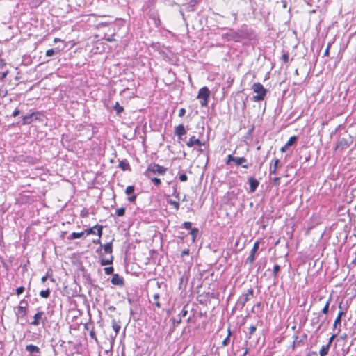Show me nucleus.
Listing matches in <instances>:
<instances>
[{"label": "nucleus", "instance_id": "nucleus-27", "mask_svg": "<svg viewBox=\"0 0 356 356\" xmlns=\"http://www.w3.org/2000/svg\"><path fill=\"white\" fill-rule=\"evenodd\" d=\"M59 51L60 50L58 48L50 49L46 51V56L48 57L53 56L57 54Z\"/></svg>", "mask_w": 356, "mask_h": 356}, {"label": "nucleus", "instance_id": "nucleus-15", "mask_svg": "<svg viewBox=\"0 0 356 356\" xmlns=\"http://www.w3.org/2000/svg\"><path fill=\"white\" fill-rule=\"evenodd\" d=\"M37 113L33 112L22 117V124H29L33 121V117Z\"/></svg>", "mask_w": 356, "mask_h": 356}, {"label": "nucleus", "instance_id": "nucleus-35", "mask_svg": "<svg viewBox=\"0 0 356 356\" xmlns=\"http://www.w3.org/2000/svg\"><path fill=\"white\" fill-rule=\"evenodd\" d=\"M135 187L134 186H128L125 189V193L128 195H131L134 193Z\"/></svg>", "mask_w": 356, "mask_h": 356}, {"label": "nucleus", "instance_id": "nucleus-29", "mask_svg": "<svg viewBox=\"0 0 356 356\" xmlns=\"http://www.w3.org/2000/svg\"><path fill=\"white\" fill-rule=\"evenodd\" d=\"M114 110L116 112L118 115H120L122 112L124 111L123 106H120V104L117 102L113 107Z\"/></svg>", "mask_w": 356, "mask_h": 356}, {"label": "nucleus", "instance_id": "nucleus-31", "mask_svg": "<svg viewBox=\"0 0 356 356\" xmlns=\"http://www.w3.org/2000/svg\"><path fill=\"white\" fill-rule=\"evenodd\" d=\"M147 178L149 179L156 186H159L160 184H161V179L154 176H152V177Z\"/></svg>", "mask_w": 356, "mask_h": 356}, {"label": "nucleus", "instance_id": "nucleus-23", "mask_svg": "<svg viewBox=\"0 0 356 356\" xmlns=\"http://www.w3.org/2000/svg\"><path fill=\"white\" fill-rule=\"evenodd\" d=\"M320 317H321V315L318 314L317 316L312 318L311 320V324L312 325H318V327L316 328L317 331L319 330L321 327V323L319 324Z\"/></svg>", "mask_w": 356, "mask_h": 356}, {"label": "nucleus", "instance_id": "nucleus-54", "mask_svg": "<svg viewBox=\"0 0 356 356\" xmlns=\"http://www.w3.org/2000/svg\"><path fill=\"white\" fill-rule=\"evenodd\" d=\"M8 75V71L0 72V80H3Z\"/></svg>", "mask_w": 356, "mask_h": 356}, {"label": "nucleus", "instance_id": "nucleus-18", "mask_svg": "<svg viewBox=\"0 0 356 356\" xmlns=\"http://www.w3.org/2000/svg\"><path fill=\"white\" fill-rule=\"evenodd\" d=\"M100 264L102 266L110 265L113 264V256L111 254L108 258L100 257Z\"/></svg>", "mask_w": 356, "mask_h": 356}, {"label": "nucleus", "instance_id": "nucleus-26", "mask_svg": "<svg viewBox=\"0 0 356 356\" xmlns=\"http://www.w3.org/2000/svg\"><path fill=\"white\" fill-rule=\"evenodd\" d=\"M331 300H332V297L330 296L328 300L326 302L324 307L321 310V313L322 314H327L328 313L329 307H330V304Z\"/></svg>", "mask_w": 356, "mask_h": 356}, {"label": "nucleus", "instance_id": "nucleus-47", "mask_svg": "<svg viewBox=\"0 0 356 356\" xmlns=\"http://www.w3.org/2000/svg\"><path fill=\"white\" fill-rule=\"evenodd\" d=\"M22 113H23V112H22V110H20V109H19V108H17L13 111V113L12 115H13V117H16V116H17V115H19L22 114Z\"/></svg>", "mask_w": 356, "mask_h": 356}, {"label": "nucleus", "instance_id": "nucleus-22", "mask_svg": "<svg viewBox=\"0 0 356 356\" xmlns=\"http://www.w3.org/2000/svg\"><path fill=\"white\" fill-rule=\"evenodd\" d=\"M112 327L117 335L121 328L120 322L116 321L115 319L112 320Z\"/></svg>", "mask_w": 356, "mask_h": 356}, {"label": "nucleus", "instance_id": "nucleus-7", "mask_svg": "<svg viewBox=\"0 0 356 356\" xmlns=\"http://www.w3.org/2000/svg\"><path fill=\"white\" fill-rule=\"evenodd\" d=\"M47 321V318L44 314V312H38L33 316V321L31 323V325L37 326L40 323L43 325Z\"/></svg>", "mask_w": 356, "mask_h": 356}, {"label": "nucleus", "instance_id": "nucleus-63", "mask_svg": "<svg viewBox=\"0 0 356 356\" xmlns=\"http://www.w3.org/2000/svg\"><path fill=\"white\" fill-rule=\"evenodd\" d=\"M103 248V245L102 243H100V246L97 248V252L99 253V254H101V252H102V250ZM102 255H100L101 257Z\"/></svg>", "mask_w": 356, "mask_h": 356}, {"label": "nucleus", "instance_id": "nucleus-24", "mask_svg": "<svg viewBox=\"0 0 356 356\" xmlns=\"http://www.w3.org/2000/svg\"><path fill=\"white\" fill-rule=\"evenodd\" d=\"M104 251L106 254H109L110 255L112 254L113 252V245L112 242H109L106 243L104 246Z\"/></svg>", "mask_w": 356, "mask_h": 356}, {"label": "nucleus", "instance_id": "nucleus-60", "mask_svg": "<svg viewBox=\"0 0 356 356\" xmlns=\"http://www.w3.org/2000/svg\"><path fill=\"white\" fill-rule=\"evenodd\" d=\"M331 44H328L325 51V53H324V56H328L329 55V49L330 47Z\"/></svg>", "mask_w": 356, "mask_h": 356}, {"label": "nucleus", "instance_id": "nucleus-21", "mask_svg": "<svg viewBox=\"0 0 356 356\" xmlns=\"http://www.w3.org/2000/svg\"><path fill=\"white\" fill-rule=\"evenodd\" d=\"M273 166H271L270 168V175L276 173L278 165L280 163V160L278 159H273Z\"/></svg>", "mask_w": 356, "mask_h": 356}, {"label": "nucleus", "instance_id": "nucleus-40", "mask_svg": "<svg viewBox=\"0 0 356 356\" xmlns=\"http://www.w3.org/2000/svg\"><path fill=\"white\" fill-rule=\"evenodd\" d=\"M95 229H96V225L86 229L85 232H86L87 235L95 234Z\"/></svg>", "mask_w": 356, "mask_h": 356}, {"label": "nucleus", "instance_id": "nucleus-59", "mask_svg": "<svg viewBox=\"0 0 356 356\" xmlns=\"http://www.w3.org/2000/svg\"><path fill=\"white\" fill-rule=\"evenodd\" d=\"M19 305H24V307H26L28 305V302L24 299L20 300Z\"/></svg>", "mask_w": 356, "mask_h": 356}, {"label": "nucleus", "instance_id": "nucleus-52", "mask_svg": "<svg viewBox=\"0 0 356 356\" xmlns=\"http://www.w3.org/2000/svg\"><path fill=\"white\" fill-rule=\"evenodd\" d=\"M199 231L197 228L191 229V234L195 237L198 234Z\"/></svg>", "mask_w": 356, "mask_h": 356}, {"label": "nucleus", "instance_id": "nucleus-38", "mask_svg": "<svg viewBox=\"0 0 356 356\" xmlns=\"http://www.w3.org/2000/svg\"><path fill=\"white\" fill-rule=\"evenodd\" d=\"M181 322V318L179 317V319H173V328L171 330V332H172L175 330V327L178 326Z\"/></svg>", "mask_w": 356, "mask_h": 356}, {"label": "nucleus", "instance_id": "nucleus-16", "mask_svg": "<svg viewBox=\"0 0 356 356\" xmlns=\"http://www.w3.org/2000/svg\"><path fill=\"white\" fill-rule=\"evenodd\" d=\"M27 314L26 307H24V305H19L17 307L16 316L17 318L19 317H24Z\"/></svg>", "mask_w": 356, "mask_h": 356}, {"label": "nucleus", "instance_id": "nucleus-58", "mask_svg": "<svg viewBox=\"0 0 356 356\" xmlns=\"http://www.w3.org/2000/svg\"><path fill=\"white\" fill-rule=\"evenodd\" d=\"M189 249H185L182 252H181V257H184V256L186 255H188L189 254Z\"/></svg>", "mask_w": 356, "mask_h": 356}, {"label": "nucleus", "instance_id": "nucleus-2", "mask_svg": "<svg viewBox=\"0 0 356 356\" xmlns=\"http://www.w3.org/2000/svg\"><path fill=\"white\" fill-rule=\"evenodd\" d=\"M167 171V168L159 164L152 163L148 165L144 175L146 177H152L155 175H163Z\"/></svg>", "mask_w": 356, "mask_h": 356}, {"label": "nucleus", "instance_id": "nucleus-4", "mask_svg": "<svg viewBox=\"0 0 356 356\" xmlns=\"http://www.w3.org/2000/svg\"><path fill=\"white\" fill-rule=\"evenodd\" d=\"M209 97L210 90L207 86H204L199 90L197 98L202 99L200 101L201 106L204 107L208 105Z\"/></svg>", "mask_w": 356, "mask_h": 356}, {"label": "nucleus", "instance_id": "nucleus-19", "mask_svg": "<svg viewBox=\"0 0 356 356\" xmlns=\"http://www.w3.org/2000/svg\"><path fill=\"white\" fill-rule=\"evenodd\" d=\"M26 350L29 352L31 354L40 353V348L38 346L33 344L27 345L26 346Z\"/></svg>", "mask_w": 356, "mask_h": 356}, {"label": "nucleus", "instance_id": "nucleus-34", "mask_svg": "<svg viewBox=\"0 0 356 356\" xmlns=\"http://www.w3.org/2000/svg\"><path fill=\"white\" fill-rule=\"evenodd\" d=\"M168 202L173 206V207L177 211L179 209V203L178 201H175V200H168Z\"/></svg>", "mask_w": 356, "mask_h": 356}, {"label": "nucleus", "instance_id": "nucleus-25", "mask_svg": "<svg viewBox=\"0 0 356 356\" xmlns=\"http://www.w3.org/2000/svg\"><path fill=\"white\" fill-rule=\"evenodd\" d=\"M280 266L278 264H275L273 266V275L275 280V283L277 280V273L280 270Z\"/></svg>", "mask_w": 356, "mask_h": 356}, {"label": "nucleus", "instance_id": "nucleus-56", "mask_svg": "<svg viewBox=\"0 0 356 356\" xmlns=\"http://www.w3.org/2000/svg\"><path fill=\"white\" fill-rule=\"evenodd\" d=\"M186 113V110L184 108H181L179 111V117H183Z\"/></svg>", "mask_w": 356, "mask_h": 356}, {"label": "nucleus", "instance_id": "nucleus-1", "mask_svg": "<svg viewBox=\"0 0 356 356\" xmlns=\"http://www.w3.org/2000/svg\"><path fill=\"white\" fill-rule=\"evenodd\" d=\"M251 89L254 92L257 93L256 95H254L252 97V100L254 102L263 101L268 93V90L266 89L260 83H254Z\"/></svg>", "mask_w": 356, "mask_h": 356}, {"label": "nucleus", "instance_id": "nucleus-49", "mask_svg": "<svg viewBox=\"0 0 356 356\" xmlns=\"http://www.w3.org/2000/svg\"><path fill=\"white\" fill-rule=\"evenodd\" d=\"M179 178L181 181H186L188 179V177L186 174H181Z\"/></svg>", "mask_w": 356, "mask_h": 356}, {"label": "nucleus", "instance_id": "nucleus-43", "mask_svg": "<svg viewBox=\"0 0 356 356\" xmlns=\"http://www.w3.org/2000/svg\"><path fill=\"white\" fill-rule=\"evenodd\" d=\"M114 268L112 266L106 267L104 268V272L106 275H111L113 273Z\"/></svg>", "mask_w": 356, "mask_h": 356}, {"label": "nucleus", "instance_id": "nucleus-13", "mask_svg": "<svg viewBox=\"0 0 356 356\" xmlns=\"http://www.w3.org/2000/svg\"><path fill=\"white\" fill-rule=\"evenodd\" d=\"M175 134L179 137V140H183L182 136L186 134L184 125L179 124L177 126L175 129Z\"/></svg>", "mask_w": 356, "mask_h": 356}, {"label": "nucleus", "instance_id": "nucleus-64", "mask_svg": "<svg viewBox=\"0 0 356 356\" xmlns=\"http://www.w3.org/2000/svg\"><path fill=\"white\" fill-rule=\"evenodd\" d=\"M47 277H48L47 275L43 276L41 279L42 282H43V283L45 282L47 280Z\"/></svg>", "mask_w": 356, "mask_h": 356}, {"label": "nucleus", "instance_id": "nucleus-48", "mask_svg": "<svg viewBox=\"0 0 356 356\" xmlns=\"http://www.w3.org/2000/svg\"><path fill=\"white\" fill-rule=\"evenodd\" d=\"M307 337V335L306 334H303L302 335V337L300 340H298V341L297 342V344L298 345H300L301 343H303L304 340H305Z\"/></svg>", "mask_w": 356, "mask_h": 356}, {"label": "nucleus", "instance_id": "nucleus-50", "mask_svg": "<svg viewBox=\"0 0 356 356\" xmlns=\"http://www.w3.org/2000/svg\"><path fill=\"white\" fill-rule=\"evenodd\" d=\"M282 60H283L284 63H286L289 61V54L288 53H284L282 55Z\"/></svg>", "mask_w": 356, "mask_h": 356}, {"label": "nucleus", "instance_id": "nucleus-62", "mask_svg": "<svg viewBox=\"0 0 356 356\" xmlns=\"http://www.w3.org/2000/svg\"><path fill=\"white\" fill-rule=\"evenodd\" d=\"M280 177H275V178H274V179H273V184H279V183H280Z\"/></svg>", "mask_w": 356, "mask_h": 356}, {"label": "nucleus", "instance_id": "nucleus-42", "mask_svg": "<svg viewBox=\"0 0 356 356\" xmlns=\"http://www.w3.org/2000/svg\"><path fill=\"white\" fill-rule=\"evenodd\" d=\"M257 330V326L256 325H251L249 328V337H248V339H250L251 338V336L252 334H254V332L256 331Z\"/></svg>", "mask_w": 356, "mask_h": 356}, {"label": "nucleus", "instance_id": "nucleus-30", "mask_svg": "<svg viewBox=\"0 0 356 356\" xmlns=\"http://www.w3.org/2000/svg\"><path fill=\"white\" fill-rule=\"evenodd\" d=\"M84 234L83 232H72L70 236V239H76L81 238Z\"/></svg>", "mask_w": 356, "mask_h": 356}, {"label": "nucleus", "instance_id": "nucleus-61", "mask_svg": "<svg viewBox=\"0 0 356 356\" xmlns=\"http://www.w3.org/2000/svg\"><path fill=\"white\" fill-rule=\"evenodd\" d=\"M289 149V147H286V145H284L283 147H281L280 151H281L282 152H286V151H287V149Z\"/></svg>", "mask_w": 356, "mask_h": 356}, {"label": "nucleus", "instance_id": "nucleus-3", "mask_svg": "<svg viewBox=\"0 0 356 356\" xmlns=\"http://www.w3.org/2000/svg\"><path fill=\"white\" fill-rule=\"evenodd\" d=\"M226 165H232L234 163L236 166L241 165L242 168L248 169L249 164L247 163V159L245 157H235L232 154L227 156V161H225Z\"/></svg>", "mask_w": 356, "mask_h": 356}, {"label": "nucleus", "instance_id": "nucleus-57", "mask_svg": "<svg viewBox=\"0 0 356 356\" xmlns=\"http://www.w3.org/2000/svg\"><path fill=\"white\" fill-rule=\"evenodd\" d=\"M261 307V302H257L256 305H254L252 312H254L255 309H259Z\"/></svg>", "mask_w": 356, "mask_h": 356}, {"label": "nucleus", "instance_id": "nucleus-55", "mask_svg": "<svg viewBox=\"0 0 356 356\" xmlns=\"http://www.w3.org/2000/svg\"><path fill=\"white\" fill-rule=\"evenodd\" d=\"M293 338H294V341H293V346H293V349H294V348H295V346H298V345L297 344V342L298 341V336H296V335H294V336H293Z\"/></svg>", "mask_w": 356, "mask_h": 356}, {"label": "nucleus", "instance_id": "nucleus-44", "mask_svg": "<svg viewBox=\"0 0 356 356\" xmlns=\"http://www.w3.org/2000/svg\"><path fill=\"white\" fill-rule=\"evenodd\" d=\"M229 336H230V331L229 330L228 336L222 341V344L223 346H227L229 344V341H230Z\"/></svg>", "mask_w": 356, "mask_h": 356}, {"label": "nucleus", "instance_id": "nucleus-51", "mask_svg": "<svg viewBox=\"0 0 356 356\" xmlns=\"http://www.w3.org/2000/svg\"><path fill=\"white\" fill-rule=\"evenodd\" d=\"M136 195H135L134 193L131 194V195L128 197V200L130 202H134L136 201Z\"/></svg>", "mask_w": 356, "mask_h": 356}, {"label": "nucleus", "instance_id": "nucleus-9", "mask_svg": "<svg viewBox=\"0 0 356 356\" xmlns=\"http://www.w3.org/2000/svg\"><path fill=\"white\" fill-rule=\"evenodd\" d=\"M248 182L250 186L249 191L250 193L255 192V191L257 190V188H258V186L259 185V181L253 177H250L248 179Z\"/></svg>", "mask_w": 356, "mask_h": 356}, {"label": "nucleus", "instance_id": "nucleus-37", "mask_svg": "<svg viewBox=\"0 0 356 356\" xmlns=\"http://www.w3.org/2000/svg\"><path fill=\"white\" fill-rule=\"evenodd\" d=\"M188 314V310L186 309V306H184L182 309V310L181 311V312L179 313V318H184L187 316Z\"/></svg>", "mask_w": 356, "mask_h": 356}, {"label": "nucleus", "instance_id": "nucleus-33", "mask_svg": "<svg viewBox=\"0 0 356 356\" xmlns=\"http://www.w3.org/2000/svg\"><path fill=\"white\" fill-rule=\"evenodd\" d=\"M254 127L252 126L251 129H250L244 136L245 140H251L252 137V134L254 131Z\"/></svg>", "mask_w": 356, "mask_h": 356}, {"label": "nucleus", "instance_id": "nucleus-41", "mask_svg": "<svg viewBox=\"0 0 356 356\" xmlns=\"http://www.w3.org/2000/svg\"><path fill=\"white\" fill-rule=\"evenodd\" d=\"M97 231V235L99 238H101L102 235V230H103V226L102 225H96V229Z\"/></svg>", "mask_w": 356, "mask_h": 356}, {"label": "nucleus", "instance_id": "nucleus-20", "mask_svg": "<svg viewBox=\"0 0 356 356\" xmlns=\"http://www.w3.org/2000/svg\"><path fill=\"white\" fill-rule=\"evenodd\" d=\"M118 167L123 171L131 170L129 163L126 160L121 161L118 165Z\"/></svg>", "mask_w": 356, "mask_h": 356}, {"label": "nucleus", "instance_id": "nucleus-45", "mask_svg": "<svg viewBox=\"0 0 356 356\" xmlns=\"http://www.w3.org/2000/svg\"><path fill=\"white\" fill-rule=\"evenodd\" d=\"M192 223L191 222H184L183 227L186 229H191Z\"/></svg>", "mask_w": 356, "mask_h": 356}, {"label": "nucleus", "instance_id": "nucleus-32", "mask_svg": "<svg viewBox=\"0 0 356 356\" xmlns=\"http://www.w3.org/2000/svg\"><path fill=\"white\" fill-rule=\"evenodd\" d=\"M40 296L43 298H48L50 296V290L47 289L40 292Z\"/></svg>", "mask_w": 356, "mask_h": 356}, {"label": "nucleus", "instance_id": "nucleus-10", "mask_svg": "<svg viewBox=\"0 0 356 356\" xmlns=\"http://www.w3.org/2000/svg\"><path fill=\"white\" fill-rule=\"evenodd\" d=\"M259 241H257L256 243H254V246L251 250V252L249 255V257L247 258V260L246 261L247 262H249L250 264H252L253 261H254L255 259V253L257 252V251L259 249Z\"/></svg>", "mask_w": 356, "mask_h": 356}, {"label": "nucleus", "instance_id": "nucleus-36", "mask_svg": "<svg viewBox=\"0 0 356 356\" xmlns=\"http://www.w3.org/2000/svg\"><path fill=\"white\" fill-rule=\"evenodd\" d=\"M159 293L154 294L153 299L155 300L154 305H155V306L156 307L160 308L161 307V304L159 302Z\"/></svg>", "mask_w": 356, "mask_h": 356}, {"label": "nucleus", "instance_id": "nucleus-28", "mask_svg": "<svg viewBox=\"0 0 356 356\" xmlns=\"http://www.w3.org/2000/svg\"><path fill=\"white\" fill-rule=\"evenodd\" d=\"M298 140V136H291L289 140L287 141V143L285 144L286 147H289L294 145Z\"/></svg>", "mask_w": 356, "mask_h": 356}, {"label": "nucleus", "instance_id": "nucleus-11", "mask_svg": "<svg viewBox=\"0 0 356 356\" xmlns=\"http://www.w3.org/2000/svg\"><path fill=\"white\" fill-rule=\"evenodd\" d=\"M186 145L188 147H192L194 145L201 147L205 145V143H202L198 138H196L195 136H193L189 138L188 141L186 143Z\"/></svg>", "mask_w": 356, "mask_h": 356}, {"label": "nucleus", "instance_id": "nucleus-6", "mask_svg": "<svg viewBox=\"0 0 356 356\" xmlns=\"http://www.w3.org/2000/svg\"><path fill=\"white\" fill-rule=\"evenodd\" d=\"M230 38L236 42H240L243 39L248 38H249V32L248 29H242L240 30L238 32H233L230 35Z\"/></svg>", "mask_w": 356, "mask_h": 356}, {"label": "nucleus", "instance_id": "nucleus-53", "mask_svg": "<svg viewBox=\"0 0 356 356\" xmlns=\"http://www.w3.org/2000/svg\"><path fill=\"white\" fill-rule=\"evenodd\" d=\"M90 336L92 339H95L97 340V337H96V334H95V332L94 330V328H92L90 331Z\"/></svg>", "mask_w": 356, "mask_h": 356}, {"label": "nucleus", "instance_id": "nucleus-5", "mask_svg": "<svg viewBox=\"0 0 356 356\" xmlns=\"http://www.w3.org/2000/svg\"><path fill=\"white\" fill-rule=\"evenodd\" d=\"M254 296L253 289H249L246 293H243L237 300L236 305L241 309L244 307L246 302H248Z\"/></svg>", "mask_w": 356, "mask_h": 356}, {"label": "nucleus", "instance_id": "nucleus-17", "mask_svg": "<svg viewBox=\"0 0 356 356\" xmlns=\"http://www.w3.org/2000/svg\"><path fill=\"white\" fill-rule=\"evenodd\" d=\"M346 314V311L340 310L338 313V315L334 322L333 327L334 328L337 327V326H341V318Z\"/></svg>", "mask_w": 356, "mask_h": 356}, {"label": "nucleus", "instance_id": "nucleus-12", "mask_svg": "<svg viewBox=\"0 0 356 356\" xmlns=\"http://www.w3.org/2000/svg\"><path fill=\"white\" fill-rule=\"evenodd\" d=\"M111 283L113 285L122 286L124 285V279L118 274H113L111 279Z\"/></svg>", "mask_w": 356, "mask_h": 356}, {"label": "nucleus", "instance_id": "nucleus-46", "mask_svg": "<svg viewBox=\"0 0 356 356\" xmlns=\"http://www.w3.org/2000/svg\"><path fill=\"white\" fill-rule=\"evenodd\" d=\"M25 289L24 286H19L18 288L16 289V293L17 295H21L22 293H24Z\"/></svg>", "mask_w": 356, "mask_h": 356}, {"label": "nucleus", "instance_id": "nucleus-39", "mask_svg": "<svg viewBox=\"0 0 356 356\" xmlns=\"http://www.w3.org/2000/svg\"><path fill=\"white\" fill-rule=\"evenodd\" d=\"M125 213V208L121 207L116 210V214L118 216H123Z\"/></svg>", "mask_w": 356, "mask_h": 356}, {"label": "nucleus", "instance_id": "nucleus-8", "mask_svg": "<svg viewBox=\"0 0 356 356\" xmlns=\"http://www.w3.org/2000/svg\"><path fill=\"white\" fill-rule=\"evenodd\" d=\"M352 138L350 136H348L347 138H339L337 143L336 149L341 150L346 149L350 146Z\"/></svg>", "mask_w": 356, "mask_h": 356}, {"label": "nucleus", "instance_id": "nucleus-14", "mask_svg": "<svg viewBox=\"0 0 356 356\" xmlns=\"http://www.w3.org/2000/svg\"><path fill=\"white\" fill-rule=\"evenodd\" d=\"M334 337V336H332L330 338V341L328 342V343L325 346H323L319 351V355L320 356H326L328 353V351H329V349H330V345H331V343L332 341V339Z\"/></svg>", "mask_w": 356, "mask_h": 356}]
</instances>
